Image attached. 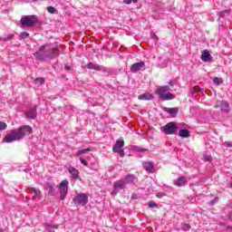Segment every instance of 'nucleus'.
<instances>
[{"label": "nucleus", "instance_id": "obj_1", "mask_svg": "<svg viewBox=\"0 0 232 232\" xmlns=\"http://www.w3.org/2000/svg\"><path fill=\"white\" fill-rule=\"evenodd\" d=\"M70 182L68 179H63L59 186L55 185L53 182H47L44 186V189H46L48 195L50 197H55L57 195V188L60 192V200H64L66 198V195H68V186Z\"/></svg>", "mask_w": 232, "mask_h": 232}, {"label": "nucleus", "instance_id": "obj_2", "mask_svg": "<svg viewBox=\"0 0 232 232\" xmlns=\"http://www.w3.org/2000/svg\"><path fill=\"white\" fill-rule=\"evenodd\" d=\"M32 133V127L30 125H24L18 129H14L9 134L4 138V142H15V140H21L25 135Z\"/></svg>", "mask_w": 232, "mask_h": 232}, {"label": "nucleus", "instance_id": "obj_3", "mask_svg": "<svg viewBox=\"0 0 232 232\" xmlns=\"http://www.w3.org/2000/svg\"><path fill=\"white\" fill-rule=\"evenodd\" d=\"M45 50L46 45H42L34 53H33L36 61H39L40 63H44L46 59H55V57H57V53H55L53 49H48L46 51Z\"/></svg>", "mask_w": 232, "mask_h": 232}, {"label": "nucleus", "instance_id": "obj_4", "mask_svg": "<svg viewBox=\"0 0 232 232\" xmlns=\"http://www.w3.org/2000/svg\"><path fill=\"white\" fill-rule=\"evenodd\" d=\"M169 92H171V87L169 85H164L158 88L155 93L158 95L160 101H173L177 96Z\"/></svg>", "mask_w": 232, "mask_h": 232}, {"label": "nucleus", "instance_id": "obj_5", "mask_svg": "<svg viewBox=\"0 0 232 232\" xmlns=\"http://www.w3.org/2000/svg\"><path fill=\"white\" fill-rule=\"evenodd\" d=\"M38 23L39 17L35 14L24 15L20 20V24L25 28H32V26H35Z\"/></svg>", "mask_w": 232, "mask_h": 232}, {"label": "nucleus", "instance_id": "obj_6", "mask_svg": "<svg viewBox=\"0 0 232 232\" xmlns=\"http://www.w3.org/2000/svg\"><path fill=\"white\" fill-rule=\"evenodd\" d=\"M85 66L86 68H88V70H95V72H102L103 73H108V75L113 73V69L110 67H104L102 65H100L99 63H89Z\"/></svg>", "mask_w": 232, "mask_h": 232}, {"label": "nucleus", "instance_id": "obj_7", "mask_svg": "<svg viewBox=\"0 0 232 232\" xmlns=\"http://www.w3.org/2000/svg\"><path fill=\"white\" fill-rule=\"evenodd\" d=\"M177 130H179L177 122L170 121L163 127V133H165V135H175Z\"/></svg>", "mask_w": 232, "mask_h": 232}, {"label": "nucleus", "instance_id": "obj_8", "mask_svg": "<svg viewBox=\"0 0 232 232\" xmlns=\"http://www.w3.org/2000/svg\"><path fill=\"white\" fill-rule=\"evenodd\" d=\"M72 202L75 206H86L88 204V195L84 193L77 194L73 198Z\"/></svg>", "mask_w": 232, "mask_h": 232}, {"label": "nucleus", "instance_id": "obj_9", "mask_svg": "<svg viewBox=\"0 0 232 232\" xmlns=\"http://www.w3.org/2000/svg\"><path fill=\"white\" fill-rule=\"evenodd\" d=\"M124 188H126V184L124 183V179H119L116 182H114L113 185V190L111 192V195H117V193H119V191H121V189H124Z\"/></svg>", "mask_w": 232, "mask_h": 232}, {"label": "nucleus", "instance_id": "obj_10", "mask_svg": "<svg viewBox=\"0 0 232 232\" xmlns=\"http://www.w3.org/2000/svg\"><path fill=\"white\" fill-rule=\"evenodd\" d=\"M214 108H220L223 111L229 113V102L226 101H217L216 105Z\"/></svg>", "mask_w": 232, "mask_h": 232}, {"label": "nucleus", "instance_id": "obj_11", "mask_svg": "<svg viewBox=\"0 0 232 232\" xmlns=\"http://www.w3.org/2000/svg\"><path fill=\"white\" fill-rule=\"evenodd\" d=\"M146 67V63L144 62L135 63L130 66L131 73H137V72H140V70H144Z\"/></svg>", "mask_w": 232, "mask_h": 232}, {"label": "nucleus", "instance_id": "obj_12", "mask_svg": "<svg viewBox=\"0 0 232 232\" xmlns=\"http://www.w3.org/2000/svg\"><path fill=\"white\" fill-rule=\"evenodd\" d=\"M25 117L28 120H35L37 119V107H31L26 112Z\"/></svg>", "mask_w": 232, "mask_h": 232}, {"label": "nucleus", "instance_id": "obj_13", "mask_svg": "<svg viewBox=\"0 0 232 232\" xmlns=\"http://www.w3.org/2000/svg\"><path fill=\"white\" fill-rule=\"evenodd\" d=\"M124 183H125V186L127 185H135L137 184V177H135V175L133 174H128L124 179H121Z\"/></svg>", "mask_w": 232, "mask_h": 232}, {"label": "nucleus", "instance_id": "obj_14", "mask_svg": "<svg viewBox=\"0 0 232 232\" xmlns=\"http://www.w3.org/2000/svg\"><path fill=\"white\" fill-rule=\"evenodd\" d=\"M27 191L34 195L33 200H40L41 199V190H39L38 188L29 187V188H27Z\"/></svg>", "mask_w": 232, "mask_h": 232}, {"label": "nucleus", "instance_id": "obj_15", "mask_svg": "<svg viewBox=\"0 0 232 232\" xmlns=\"http://www.w3.org/2000/svg\"><path fill=\"white\" fill-rule=\"evenodd\" d=\"M142 166L148 173H155V165L151 161H145L142 163Z\"/></svg>", "mask_w": 232, "mask_h": 232}, {"label": "nucleus", "instance_id": "obj_16", "mask_svg": "<svg viewBox=\"0 0 232 232\" xmlns=\"http://www.w3.org/2000/svg\"><path fill=\"white\" fill-rule=\"evenodd\" d=\"M188 184V179L184 176H180L176 180H174V185L178 186V188H182V186H186Z\"/></svg>", "mask_w": 232, "mask_h": 232}, {"label": "nucleus", "instance_id": "obj_17", "mask_svg": "<svg viewBox=\"0 0 232 232\" xmlns=\"http://www.w3.org/2000/svg\"><path fill=\"white\" fill-rule=\"evenodd\" d=\"M201 60L204 63H210V61H213V56H211L209 51L204 50L201 53Z\"/></svg>", "mask_w": 232, "mask_h": 232}, {"label": "nucleus", "instance_id": "obj_18", "mask_svg": "<svg viewBox=\"0 0 232 232\" xmlns=\"http://www.w3.org/2000/svg\"><path fill=\"white\" fill-rule=\"evenodd\" d=\"M68 171H69V173L72 176V179L73 180H78V179H79V170L77 169H75L74 167H69Z\"/></svg>", "mask_w": 232, "mask_h": 232}, {"label": "nucleus", "instance_id": "obj_19", "mask_svg": "<svg viewBox=\"0 0 232 232\" xmlns=\"http://www.w3.org/2000/svg\"><path fill=\"white\" fill-rule=\"evenodd\" d=\"M138 99L140 101H153L154 97L150 92H145L143 94H140Z\"/></svg>", "mask_w": 232, "mask_h": 232}, {"label": "nucleus", "instance_id": "obj_20", "mask_svg": "<svg viewBox=\"0 0 232 232\" xmlns=\"http://www.w3.org/2000/svg\"><path fill=\"white\" fill-rule=\"evenodd\" d=\"M163 110L167 111V113H169L171 117H177V113H179V109L177 108H168L164 107Z\"/></svg>", "mask_w": 232, "mask_h": 232}, {"label": "nucleus", "instance_id": "obj_21", "mask_svg": "<svg viewBox=\"0 0 232 232\" xmlns=\"http://www.w3.org/2000/svg\"><path fill=\"white\" fill-rule=\"evenodd\" d=\"M179 135L181 137V139H188V137H189V135H190L189 130L181 129L179 131Z\"/></svg>", "mask_w": 232, "mask_h": 232}, {"label": "nucleus", "instance_id": "obj_22", "mask_svg": "<svg viewBox=\"0 0 232 232\" xmlns=\"http://www.w3.org/2000/svg\"><path fill=\"white\" fill-rule=\"evenodd\" d=\"M121 148H124V140H117L114 146L112 147V150L119 151Z\"/></svg>", "mask_w": 232, "mask_h": 232}, {"label": "nucleus", "instance_id": "obj_23", "mask_svg": "<svg viewBox=\"0 0 232 232\" xmlns=\"http://www.w3.org/2000/svg\"><path fill=\"white\" fill-rule=\"evenodd\" d=\"M133 150L136 151V153H139V155L142 156L146 152H148V149H144L139 146H134Z\"/></svg>", "mask_w": 232, "mask_h": 232}, {"label": "nucleus", "instance_id": "obj_24", "mask_svg": "<svg viewBox=\"0 0 232 232\" xmlns=\"http://www.w3.org/2000/svg\"><path fill=\"white\" fill-rule=\"evenodd\" d=\"M15 37L14 34H4L3 37H0V41H3L4 43H6V41H12Z\"/></svg>", "mask_w": 232, "mask_h": 232}, {"label": "nucleus", "instance_id": "obj_25", "mask_svg": "<svg viewBox=\"0 0 232 232\" xmlns=\"http://www.w3.org/2000/svg\"><path fill=\"white\" fill-rule=\"evenodd\" d=\"M58 227H59V225H50V224L45 225V229L48 232H55V230L53 229H58Z\"/></svg>", "mask_w": 232, "mask_h": 232}, {"label": "nucleus", "instance_id": "obj_26", "mask_svg": "<svg viewBox=\"0 0 232 232\" xmlns=\"http://www.w3.org/2000/svg\"><path fill=\"white\" fill-rule=\"evenodd\" d=\"M88 151H92V149L91 148H87V149H83V150H78L76 152V157H81V155H84V153H88Z\"/></svg>", "mask_w": 232, "mask_h": 232}, {"label": "nucleus", "instance_id": "obj_27", "mask_svg": "<svg viewBox=\"0 0 232 232\" xmlns=\"http://www.w3.org/2000/svg\"><path fill=\"white\" fill-rule=\"evenodd\" d=\"M34 84H38V85H43V84H44V78H41V77H39V78H36L35 80H34Z\"/></svg>", "mask_w": 232, "mask_h": 232}, {"label": "nucleus", "instance_id": "obj_28", "mask_svg": "<svg viewBox=\"0 0 232 232\" xmlns=\"http://www.w3.org/2000/svg\"><path fill=\"white\" fill-rule=\"evenodd\" d=\"M213 82L216 86H220L222 84V78L215 77Z\"/></svg>", "mask_w": 232, "mask_h": 232}, {"label": "nucleus", "instance_id": "obj_29", "mask_svg": "<svg viewBox=\"0 0 232 232\" xmlns=\"http://www.w3.org/2000/svg\"><path fill=\"white\" fill-rule=\"evenodd\" d=\"M47 12L49 14H57V9H55V7H53V6H48L47 7Z\"/></svg>", "mask_w": 232, "mask_h": 232}, {"label": "nucleus", "instance_id": "obj_30", "mask_svg": "<svg viewBox=\"0 0 232 232\" xmlns=\"http://www.w3.org/2000/svg\"><path fill=\"white\" fill-rule=\"evenodd\" d=\"M20 39H26L28 37H30V34L28 32H23L20 34Z\"/></svg>", "mask_w": 232, "mask_h": 232}, {"label": "nucleus", "instance_id": "obj_31", "mask_svg": "<svg viewBox=\"0 0 232 232\" xmlns=\"http://www.w3.org/2000/svg\"><path fill=\"white\" fill-rule=\"evenodd\" d=\"M181 229L183 231H189V229H191V226H189L188 224H183Z\"/></svg>", "mask_w": 232, "mask_h": 232}, {"label": "nucleus", "instance_id": "obj_32", "mask_svg": "<svg viewBox=\"0 0 232 232\" xmlns=\"http://www.w3.org/2000/svg\"><path fill=\"white\" fill-rule=\"evenodd\" d=\"M114 153H119L120 157H124L126 155V152H124V150L118 149L117 151H113Z\"/></svg>", "mask_w": 232, "mask_h": 232}, {"label": "nucleus", "instance_id": "obj_33", "mask_svg": "<svg viewBox=\"0 0 232 232\" xmlns=\"http://www.w3.org/2000/svg\"><path fill=\"white\" fill-rule=\"evenodd\" d=\"M229 14L228 10H225L218 13L219 17H226V14Z\"/></svg>", "mask_w": 232, "mask_h": 232}, {"label": "nucleus", "instance_id": "obj_34", "mask_svg": "<svg viewBox=\"0 0 232 232\" xmlns=\"http://www.w3.org/2000/svg\"><path fill=\"white\" fill-rule=\"evenodd\" d=\"M204 159L207 162H211L213 160V158L208 154L204 155Z\"/></svg>", "mask_w": 232, "mask_h": 232}, {"label": "nucleus", "instance_id": "obj_35", "mask_svg": "<svg viewBox=\"0 0 232 232\" xmlns=\"http://www.w3.org/2000/svg\"><path fill=\"white\" fill-rule=\"evenodd\" d=\"M3 130H6V123L0 121V131H3Z\"/></svg>", "mask_w": 232, "mask_h": 232}, {"label": "nucleus", "instance_id": "obj_36", "mask_svg": "<svg viewBox=\"0 0 232 232\" xmlns=\"http://www.w3.org/2000/svg\"><path fill=\"white\" fill-rule=\"evenodd\" d=\"M80 162L83 165L88 167V161H86V160L84 158H80Z\"/></svg>", "mask_w": 232, "mask_h": 232}, {"label": "nucleus", "instance_id": "obj_37", "mask_svg": "<svg viewBox=\"0 0 232 232\" xmlns=\"http://www.w3.org/2000/svg\"><path fill=\"white\" fill-rule=\"evenodd\" d=\"M156 197H157L158 198H162V197H166V192H158V193L156 194Z\"/></svg>", "mask_w": 232, "mask_h": 232}, {"label": "nucleus", "instance_id": "obj_38", "mask_svg": "<svg viewBox=\"0 0 232 232\" xmlns=\"http://www.w3.org/2000/svg\"><path fill=\"white\" fill-rule=\"evenodd\" d=\"M217 202H218V198H215L214 199L209 201V206H215V204H217Z\"/></svg>", "mask_w": 232, "mask_h": 232}, {"label": "nucleus", "instance_id": "obj_39", "mask_svg": "<svg viewBox=\"0 0 232 232\" xmlns=\"http://www.w3.org/2000/svg\"><path fill=\"white\" fill-rule=\"evenodd\" d=\"M149 208H159V205L157 203H155V202H150L149 203Z\"/></svg>", "mask_w": 232, "mask_h": 232}, {"label": "nucleus", "instance_id": "obj_40", "mask_svg": "<svg viewBox=\"0 0 232 232\" xmlns=\"http://www.w3.org/2000/svg\"><path fill=\"white\" fill-rule=\"evenodd\" d=\"M223 144L226 148H232V141H225Z\"/></svg>", "mask_w": 232, "mask_h": 232}, {"label": "nucleus", "instance_id": "obj_41", "mask_svg": "<svg viewBox=\"0 0 232 232\" xmlns=\"http://www.w3.org/2000/svg\"><path fill=\"white\" fill-rule=\"evenodd\" d=\"M123 3H124L125 5H131L132 0H123Z\"/></svg>", "mask_w": 232, "mask_h": 232}, {"label": "nucleus", "instance_id": "obj_42", "mask_svg": "<svg viewBox=\"0 0 232 232\" xmlns=\"http://www.w3.org/2000/svg\"><path fill=\"white\" fill-rule=\"evenodd\" d=\"M65 70H66V72H71L72 71V66L65 65Z\"/></svg>", "mask_w": 232, "mask_h": 232}, {"label": "nucleus", "instance_id": "obj_43", "mask_svg": "<svg viewBox=\"0 0 232 232\" xmlns=\"http://www.w3.org/2000/svg\"><path fill=\"white\" fill-rule=\"evenodd\" d=\"M169 86H170L171 88H173V86H174L173 81H169Z\"/></svg>", "mask_w": 232, "mask_h": 232}, {"label": "nucleus", "instance_id": "obj_44", "mask_svg": "<svg viewBox=\"0 0 232 232\" xmlns=\"http://www.w3.org/2000/svg\"><path fill=\"white\" fill-rule=\"evenodd\" d=\"M33 3H39V1H44V0H32Z\"/></svg>", "mask_w": 232, "mask_h": 232}, {"label": "nucleus", "instance_id": "obj_45", "mask_svg": "<svg viewBox=\"0 0 232 232\" xmlns=\"http://www.w3.org/2000/svg\"><path fill=\"white\" fill-rule=\"evenodd\" d=\"M132 3L137 4L139 3V0H132Z\"/></svg>", "mask_w": 232, "mask_h": 232}, {"label": "nucleus", "instance_id": "obj_46", "mask_svg": "<svg viewBox=\"0 0 232 232\" xmlns=\"http://www.w3.org/2000/svg\"><path fill=\"white\" fill-rule=\"evenodd\" d=\"M153 39H157V36L155 34L153 35Z\"/></svg>", "mask_w": 232, "mask_h": 232}, {"label": "nucleus", "instance_id": "obj_47", "mask_svg": "<svg viewBox=\"0 0 232 232\" xmlns=\"http://www.w3.org/2000/svg\"><path fill=\"white\" fill-rule=\"evenodd\" d=\"M0 232H5L2 228H0Z\"/></svg>", "mask_w": 232, "mask_h": 232}]
</instances>
